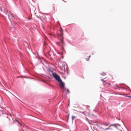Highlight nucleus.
Instances as JSON below:
<instances>
[{"label": "nucleus", "instance_id": "423d86ee", "mask_svg": "<svg viewBox=\"0 0 131 131\" xmlns=\"http://www.w3.org/2000/svg\"><path fill=\"white\" fill-rule=\"evenodd\" d=\"M75 118H77V117H76L75 116H72V122H73V121H74V119Z\"/></svg>", "mask_w": 131, "mask_h": 131}, {"label": "nucleus", "instance_id": "6e6552de", "mask_svg": "<svg viewBox=\"0 0 131 131\" xmlns=\"http://www.w3.org/2000/svg\"><path fill=\"white\" fill-rule=\"evenodd\" d=\"M80 113H82V114H83L85 116V113L84 112H80Z\"/></svg>", "mask_w": 131, "mask_h": 131}, {"label": "nucleus", "instance_id": "20e7f679", "mask_svg": "<svg viewBox=\"0 0 131 131\" xmlns=\"http://www.w3.org/2000/svg\"><path fill=\"white\" fill-rule=\"evenodd\" d=\"M5 117H7V118H9V119H10V117H12V115L11 114L8 115L7 114H5Z\"/></svg>", "mask_w": 131, "mask_h": 131}, {"label": "nucleus", "instance_id": "1a4fd4ad", "mask_svg": "<svg viewBox=\"0 0 131 131\" xmlns=\"http://www.w3.org/2000/svg\"><path fill=\"white\" fill-rule=\"evenodd\" d=\"M101 81H102L103 82H106V81L104 80V79H101Z\"/></svg>", "mask_w": 131, "mask_h": 131}, {"label": "nucleus", "instance_id": "9d476101", "mask_svg": "<svg viewBox=\"0 0 131 131\" xmlns=\"http://www.w3.org/2000/svg\"><path fill=\"white\" fill-rule=\"evenodd\" d=\"M17 121V122H18V123H19V124L20 125V126H22V125H21V124H20V123L19 122V121Z\"/></svg>", "mask_w": 131, "mask_h": 131}, {"label": "nucleus", "instance_id": "aec40b11", "mask_svg": "<svg viewBox=\"0 0 131 131\" xmlns=\"http://www.w3.org/2000/svg\"><path fill=\"white\" fill-rule=\"evenodd\" d=\"M108 85H111V84H108Z\"/></svg>", "mask_w": 131, "mask_h": 131}, {"label": "nucleus", "instance_id": "f8f14e48", "mask_svg": "<svg viewBox=\"0 0 131 131\" xmlns=\"http://www.w3.org/2000/svg\"><path fill=\"white\" fill-rule=\"evenodd\" d=\"M86 60V61H90V58H87Z\"/></svg>", "mask_w": 131, "mask_h": 131}, {"label": "nucleus", "instance_id": "4468645a", "mask_svg": "<svg viewBox=\"0 0 131 131\" xmlns=\"http://www.w3.org/2000/svg\"><path fill=\"white\" fill-rule=\"evenodd\" d=\"M67 119L68 120V119H69V117H67Z\"/></svg>", "mask_w": 131, "mask_h": 131}, {"label": "nucleus", "instance_id": "ddd939ff", "mask_svg": "<svg viewBox=\"0 0 131 131\" xmlns=\"http://www.w3.org/2000/svg\"><path fill=\"white\" fill-rule=\"evenodd\" d=\"M104 125H105V126H108V125H109V124H104Z\"/></svg>", "mask_w": 131, "mask_h": 131}, {"label": "nucleus", "instance_id": "9b49d317", "mask_svg": "<svg viewBox=\"0 0 131 131\" xmlns=\"http://www.w3.org/2000/svg\"><path fill=\"white\" fill-rule=\"evenodd\" d=\"M92 116H94V117H96V116H95V115H94V114H92Z\"/></svg>", "mask_w": 131, "mask_h": 131}, {"label": "nucleus", "instance_id": "7ed1b4c3", "mask_svg": "<svg viewBox=\"0 0 131 131\" xmlns=\"http://www.w3.org/2000/svg\"><path fill=\"white\" fill-rule=\"evenodd\" d=\"M117 125H119V126H120L119 124H113L110 126V127H111V126H114L116 128H117Z\"/></svg>", "mask_w": 131, "mask_h": 131}, {"label": "nucleus", "instance_id": "f257e3e1", "mask_svg": "<svg viewBox=\"0 0 131 131\" xmlns=\"http://www.w3.org/2000/svg\"><path fill=\"white\" fill-rule=\"evenodd\" d=\"M53 76L55 79H56V80L59 82L60 86L62 89L63 93H64V94H66L67 95V94H69V90L65 88V83L63 82V81H62V79H61L60 76L58 75V74H57L56 73H53Z\"/></svg>", "mask_w": 131, "mask_h": 131}, {"label": "nucleus", "instance_id": "f3484780", "mask_svg": "<svg viewBox=\"0 0 131 131\" xmlns=\"http://www.w3.org/2000/svg\"><path fill=\"white\" fill-rule=\"evenodd\" d=\"M123 88H121V89H123ZM123 89H124V90H125V88H123Z\"/></svg>", "mask_w": 131, "mask_h": 131}, {"label": "nucleus", "instance_id": "412c9836", "mask_svg": "<svg viewBox=\"0 0 131 131\" xmlns=\"http://www.w3.org/2000/svg\"><path fill=\"white\" fill-rule=\"evenodd\" d=\"M120 131H122V130H120Z\"/></svg>", "mask_w": 131, "mask_h": 131}, {"label": "nucleus", "instance_id": "2eb2a0df", "mask_svg": "<svg viewBox=\"0 0 131 131\" xmlns=\"http://www.w3.org/2000/svg\"><path fill=\"white\" fill-rule=\"evenodd\" d=\"M128 98H131V96H128Z\"/></svg>", "mask_w": 131, "mask_h": 131}, {"label": "nucleus", "instance_id": "f03ea898", "mask_svg": "<svg viewBox=\"0 0 131 131\" xmlns=\"http://www.w3.org/2000/svg\"><path fill=\"white\" fill-rule=\"evenodd\" d=\"M60 36L62 37V39H60V42H57L56 43L58 45V46H60V44L61 43V47L62 48V52H65V47L66 45L65 44V42H64V41H63V35L61 34Z\"/></svg>", "mask_w": 131, "mask_h": 131}, {"label": "nucleus", "instance_id": "dca6fc26", "mask_svg": "<svg viewBox=\"0 0 131 131\" xmlns=\"http://www.w3.org/2000/svg\"><path fill=\"white\" fill-rule=\"evenodd\" d=\"M69 116H70V115H69V114L68 115V117H69Z\"/></svg>", "mask_w": 131, "mask_h": 131}, {"label": "nucleus", "instance_id": "a211bd4d", "mask_svg": "<svg viewBox=\"0 0 131 131\" xmlns=\"http://www.w3.org/2000/svg\"><path fill=\"white\" fill-rule=\"evenodd\" d=\"M94 112H96V110H94Z\"/></svg>", "mask_w": 131, "mask_h": 131}, {"label": "nucleus", "instance_id": "39448f33", "mask_svg": "<svg viewBox=\"0 0 131 131\" xmlns=\"http://www.w3.org/2000/svg\"><path fill=\"white\" fill-rule=\"evenodd\" d=\"M8 17L9 18V19H15V16H14V15H13V14H11V15H8Z\"/></svg>", "mask_w": 131, "mask_h": 131}, {"label": "nucleus", "instance_id": "6ab92c4d", "mask_svg": "<svg viewBox=\"0 0 131 131\" xmlns=\"http://www.w3.org/2000/svg\"><path fill=\"white\" fill-rule=\"evenodd\" d=\"M89 58V59H90V58H91V56H90Z\"/></svg>", "mask_w": 131, "mask_h": 131}, {"label": "nucleus", "instance_id": "0eeeda50", "mask_svg": "<svg viewBox=\"0 0 131 131\" xmlns=\"http://www.w3.org/2000/svg\"><path fill=\"white\" fill-rule=\"evenodd\" d=\"M107 74H106V73L103 72L101 74V75H102V76H105V75H106Z\"/></svg>", "mask_w": 131, "mask_h": 131}]
</instances>
